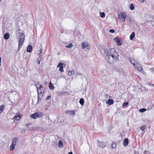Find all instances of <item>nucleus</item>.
Wrapping results in <instances>:
<instances>
[{"label": "nucleus", "instance_id": "24", "mask_svg": "<svg viewBox=\"0 0 154 154\" xmlns=\"http://www.w3.org/2000/svg\"><path fill=\"white\" fill-rule=\"evenodd\" d=\"M75 72L73 70L69 71L68 72V74L69 75H72L74 74Z\"/></svg>", "mask_w": 154, "mask_h": 154}, {"label": "nucleus", "instance_id": "21", "mask_svg": "<svg viewBox=\"0 0 154 154\" xmlns=\"http://www.w3.org/2000/svg\"><path fill=\"white\" fill-rule=\"evenodd\" d=\"M15 145L12 144L10 146V149L12 151L14 149Z\"/></svg>", "mask_w": 154, "mask_h": 154}, {"label": "nucleus", "instance_id": "35", "mask_svg": "<svg viewBox=\"0 0 154 154\" xmlns=\"http://www.w3.org/2000/svg\"><path fill=\"white\" fill-rule=\"evenodd\" d=\"M40 59H38V60H37V61L38 62V63L39 64H40Z\"/></svg>", "mask_w": 154, "mask_h": 154}, {"label": "nucleus", "instance_id": "2", "mask_svg": "<svg viewBox=\"0 0 154 154\" xmlns=\"http://www.w3.org/2000/svg\"><path fill=\"white\" fill-rule=\"evenodd\" d=\"M36 88L37 89L38 101L42 100L43 96L45 90L42 85L40 84H37Z\"/></svg>", "mask_w": 154, "mask_h": 154}, {"label": "nucleus", "instance_id": "31", "mask_svg": "<svg viewBox=\"0 0 154 154\" xmlns=\"http://www.w3.org/2000/svg\"><path fill=\"white\" fill-rule=\"evenodd\" d=\"M146 109L145 108H143L140 109V111L141 112H143L146 111Z\"/></svg>", "mask_w": 154, "mask_h": 154}, {"label": "nucleus", "instance_id": "32", "mask_svg": "<svg viewBox=\"0 0 154 154\" xmlns=\"http://www.w3.org/2000/svg\"><path fill=\"white\" fill-rule=\"evenodd\" d=\"M65 113L66 114L69 115L70 113V111L66 110L65 112Z\"/></svg>", "mask_w": 154, "mask_h": 154}, {"label": "nucleus", "instance_id": "5", "mask_svg": "<svg viewBox=\"0 0 154 154\" xmlns=\"http://www.w3.org/2000/svg\"><path fill=\"white\" fill-rule=\"evenodd\" d=\"M131 62L132 63V64L134 65L136 69H137L138 71L142 72L143 70L142 66L140 65L138 63H135V62L133 63L131 61Z\"/></svg>", "mask_w": 154, "mask_h": 154}, {"label": "nucleus", "instance_id": "7", "mask_svg": "<svg viewBox=\"0 0 154 154\" xmlns=\"http://www.w3.org/2000/svg\"><path fill=\"white\" fill-rule=\"evenodd\" d=\"M66 64L61 62H60L57 66V67L59 68V70L61 72H63V68L66 66Z\"/></svg>", "mask_w": 154, "mask_h": 154}, {"label": "nucleus", "instance_id": "16", "mask_svg": "<svg viewBox=\"0 0 154 154\" xmlns=\"http://www.w3.org/2000/svg\"><path fill=\"white\" fill-rule=\"evenodd\" d=\"M10 34L9 33H7L5 34L4 36V38L5 39H8L10 37Z\"/></svg>", "mask_w": 154, "mask_h": 154}, {"label": "nucleus", "instance_id": "37", "mask_svg": "<svg viewBox=\"0 0 154 154\" xmlns=\"http://www.w3.org/2000/svg\"><path fill=\"white\" fill-rule=\"evenodd\" d=\"M138 1L140 2L141 3H143L144 2L145 0H138Z\"/></svg>", "mask_w": 154, "mask_h": 154}, {"label": "nucleus", "instance_id": "36", "mask_svg": "<svg viewBox=\"0 0 154 154\" xmlns=\"http://www.w3.org/2000/svg\"><path fill=\"white\" fill-rule=\"evenodd\" d=\"M51 95L48 96L47 97V100H49V99L50 98H51Z\"/></svg>", "mask_w": 154, "mask_h": 154}, {"label": "nucleus", "instance_id": "41", "mask_svg": "<svg viewBox=\"0 0 154 154\" xmlns=\"http://www.w3.org/2000/svg\"><path fill=\"white\" fill-rule=\"evenodd\" d=\"M24 131V132H25V129H23L22 130V131Z\"/></svg>", "mask_w": 154, "mask_h": 154}, {"label": "nucleus", "instance_id": "38", "mask_svg": "<svg viewBox=\"0 0 154 154\" xmlns=\"http://www.w3.org/2000/svg\"><path fill=\"white\" fill-rule=\"evenodd\" d=\"M146 152H147V151L146 150H145V151H144V152H143V153H144V154H146Z\"/></svg>", "mask_w": 154, "mask_h": 154}, {"label": "nucleus", "instance_id": "18", "mask_svg": "<svg viewBox=\"0 0 154 154\" xmlns=\"http://www.w3.org/2000/svg\"><path fill=\"white\" fill-rule=\"evenodd\" d=\"M49 88L52 90H53L54 88V86L53 85L51 82L49 83Z\"/></svg>", "mask_w": 154, "mask_h": 154}, {"label": "nucleus", "instance_id": "10", "mask_svg": "<svg viewBox=\"0 0 154 154\" xmlns=\"http://www.w3.org/2000/svg\"><path fill=\"white\" fill-rule=\"evenodd\" d=\"M99 146L101 148H103L106 146V144L105 142H99Z\"/></svg>", "mask_w": 154, "mask_h": 154}, {"label": "nucleus", "instance_id": "15", "mask_svg": "<svg viewBox=\"0 0 154 154\" xmlns=\"http://www.w3.org/2000/svg\"><path fill=\"white\" fill-rule=\"evenodd\" d=\"M123 145L125 146H126L128 145V139L127 138L125 139L123 141Z\"/></svg>", "mask_w": 154, "mask_h": 154}, {"label": "nucleus", "instance_id": "11", "mask_svg": "<svg viewBox=\"0 0 154 154\" xmlns=\"http://www.w3.org/2000/svg\"><path fill=\"white\" fill-rule=\"evenodd\" d=\"M88 44L87 42H84L82 44V48L83 49L88 47Z\"/></svg>", "mask_w": 154, "mask_h": 154}, {"label": "nucleus", "instance_id": "17", "mask_svg": "<svg viewBox=\"0 0 154 154\" xmlns=\"http://www.w3.org/2000/svg\"><path fill=\"white\" fill-rule=\"evenodd\" d=\"M17 141V139L16 138H14L12 140V144L16 145V144Z\"/></svg>", "mask_w": 154, "mask_h": 154}, {"label": "nucleus", "instance_id": "30", "mask_svg": "<svg viewBox=\"0 0 154 154\" xmlns=\"http://www.w3.org/2000/svg\"><path fill=\"white\" fill-rule=\"evenodd\" d=\"M112 148H115L116 147V144L115 143H113L112 144Z\"/></svg>", "mask_w": 154, "mask_h": 154}, {"label": "nucleus", "instance_id": "42", "mask_svg": "<svg viewBox=\"0 0 154 154\" xmlns=\"http://www.w3.org/2000/svg\"><path fill=\"white\" fill-rule=\"evenodd\" d=\"M2 0H0V1H1Z\"/></svg>", "mask_w": 154, "mask_h": 154}, {"label": "nucleus", "instance_id": "8", "mask_svg": "<svg viewBox=\"0 0 154 154\" xmlns=\"http://www.w3.org/2000/svg\"><path fill=\"white\" fill-rule=\"evenodd\" d=\"M116 42L117 45L120 46L122 44V42L121 41V39L118 37H116L113 39Z\"/></svg>", "mask_w": 154, "mask_h": 154}, {"label": "nucleus", "instance_id": "25", "mask_svg": "<svg viewBox=\"0 0 154 154\" xmlns=\"http://www.w3.org/2000/svg\"><path fill=\"white\" fill-rule=\"evenodd\" d=\"M40 53L38 54L40 60H41L42 58V55L41 54L42 53V48H41L40 50Z\"/></svg>", "mask_w": 154, "mask_h": 154}, {"label": "nucleus", "instance_id": "20", "mask_svg": "<svg viewBox=\"0 0 154 154\" xmlns=\"http://www.w3.org/2000/svg\"><path fill=\"white\" fill-rule=\"evenodd\" d=\"M135 34L134 32H133L130 35V39L131 40H132L133 39V38L135 37Z\"/></svg>", "mask_w": 154, "mask_h": 154}, {"label": "nucleus", "instance_id": "29", "mask_svg": "<svg viewBox=\"0 0 154 154\" xmlns=\"http://www.w3.org/2000/svg\"><path fill=\"white\" fill-rule=\"evenodd\" d=\"M145 127L146 126L145 125L141 126L140 127V129L142 131H143L145 129Z\"/></svg>", "mask_w": 154, "mask_h": 154}, {"label": "nucleus", "instance_id": "4", "mask_svg": "<svg viewBox=\"0 0 154 154\" xmlns=\"http://www.w3.org/2000/svg\"><path fill=\"white\" fill-rule=\"evenodd\" d=\"M118 18L122 22H124L126 20L127 16L126 14L123 12H121L118 14Z\"/></svg>", "mask_w": 154, "mask_h": 154}, {"label": "nucleus", "instance_id": "6", "mask_svg": "<svg viewBox=\"0 0 154 154\" xmlns=\"http://www.w3.org/2000/svg\"><path fill=\"white\" fill-rule=\"evenodd\" d=\"M42 116L43 114L42 112H38L32 114L30 117L32 119H36L37 118L41 117Z\"/></svg>", "mask_w": 154, "mask_h": 154}, {"label": "nucleus", "instance_id": "12", "mask_svg": "<svg viewBox=\"0 0 154 154\" xmlns=\"http://www.w3.org/2000/svg\"><path fill=\"white\" fill-rule=\"evenodd\" d=\"M5 108V106L4 105H2L0 106V114H1L3 112Z\"/></svg>", "mask_w": 154, "mask_h": 154}, {"label": "nucleus", "instance_id": "14", "mask_svg": "<svg viewBox=\"0 0 154 154\" xmlns=\"http://www.w3.org/2000/svg\"><path fill=\"white\" fill-rule=\"evenodd\" d=\"M114 101L112 99H109L108 101L106 102V103L109 105H112Z\"/></svg>", "mask_w": 154, "mask_h": 154}, {"label": "nucleus", "instance_id": "28", "mask_svg": "<svg viewBox=\"0 0 154 154\" xmlns=\"http://www.w3.org/2000/svg\"><path fill=\"white\" fill-rule=\"evenodd\" d=\"M130 8L131 10H134V6L133 4H131L130 5Z\"/></svg>", "mask_w": 154, "mask_h": 154}, {"label": "nucleus", "instance_id": "9", "mask_svg": "<svg viewBox=\"0 0 154 154\" xmlns=\"http://www.w3.org/2000/svg\"><path fill=\"white\" fill-rule=\"evenodd\" d=\"M22 116L20 114H16V115L14 117V119L16 121H18L22 117Z\"/></svg>", "mask_w": 154, "mask_h": 154}, {"label": "nucleus", "instance_id": "40", "mask_svg": "<svg viewBox=\"0 0 154 154\" xmlns=\"http://www.w3.org/2000/svg\"><path fill=\"white\" fill-rule=\"evenodd\" d=\"M68 154H73V153H72V152H70Z\"/></svg>", "mask_w": 154, "mask_h": 154}, {"label": "nucleus", "instance_id": "22", "mask_svg": "<svg viewBox=\"0 0 154 154\" xmlns=\"http://www.w3.org/2000/svg\"><path fill=\"white\" fill-rule=\"evenodd\" d=\"M100 17L101 18H104V17L105 16V14L104 12H100Z\"/></svg>", "mask_w": 154, "mask_h": 154}, {"label": "nucleus", "instance_id": "19", "mask_svg": "<svg viewBox=\"0 0 154 154\" xmlns=\"http://www.w3.org/2000/svg\"><path fill=\"white\" fill-rule=\"evenodd\" d=\"M58 145L59 147L60 148L62 147L63 146V143L60 140L59 141L58 143Z\"/></svg>", "mask_w": 154, "mask_h": 154}, {"label": "nucleus", "instance_id": "13", "mask_svg": "<svg viewBox=\"0 0 154 154\" xmlns=\"http://www.w3.org/2000/svg\"><path fill=\"white\" fill-rule=\"evenodd\" d=\"M32 46L31 45H29L27 48V51L28 52L30 53L32 51Z\"/></svg>", "mask_w": 154, "mask_h": 154}, {"label": "nucleus", "instance_id": "34", "mask_svg": "<svg viewBox=\"0 0 154 154\" xmlns=\"http://www.w3.org/2000/svg\"><path fill=\"white\" fill-rule=\"evenodd\" d=\"M109 32L111 33H113L115 31L113 29H111L109 30Z\"/></svg>", "mask_w": 154, "mask_h": 154}, {"label": "nucleus", "instance_id": "39", "mask_svg": "<svg viewBox=\"0 0 154 154\" xmlns=\"http://www.w3.org/2000/svg\"><path fill=\"white\" fill-rule=\"evenodd\" d=\"M1 57H0V66L1 65Z\"/></svg>", "mask_w": 154, "mask_h": 154}, {"label": "nucleus", "instance_id": "23", "mask_svg": "<svg viewBox=\"0 0 154 154\" xmlns=\"http://www.w3.org/2000/svg\"><path fill=\"white\" fill-rule=\"evenodd\" d=\"M73 46L72 44L71 43H69V44L66 46V47L68 48H71Z\"/></svg>", "mask_w": 154, "mask_h": 154}, {"label": "nucleus", "instance_id": "1", "mask_svg": "<svg viewBox=\"0 0 154 154\" xmlns=\"http://www.w3.org/2000/svg\"><path fill=\"white\" fill-rule=\"evenodd\" d=\"M105 59L109 63H113L118 60V53L114 48H111L109 51L106 52Z\"/></svg>", "mask_w": 154, "mask_h": 154}, {"label": "nucleus", "instance_id": "27", "mask_svg": "<svg viewBox=\"0 0 154 154\" xmlns=\"http://www.w3.org/2000/svg\"><path fill=\"white\" fill-rule=\"evenodd\" d=\"M75 110H72L70 111V113L69 114L71 116H74L75 115Z\"/></svg>", "mask_w": 154, "mask_h": 154}, {"label": "nucleus", "instance_id": "33", "mask_svg": "<svg viewBox=\"0 0 154 154\" xmlns=\"http://www.w3.org/2000/svg\"><path fill=\"white\" fill-rule=\"evenodd\" d=\"M128 102L127 103H123V106H125L126 105H128Z\"/></svg>", "mask_w": 154, "mask_h": 154}, {"label": "nucleus", "instance_id": "3", "mask_svg": "<svg viewBox=\"0 0 154 154\" xmlns=\"http://www.w3.org/2000/svg\"><path fill=\"white\" fill-rule=\"evenodd\" d=\"M24 34L22 33L21 35L19 36L18 40V49L20 50L21 48L23 43L24 41Z\"/></svg>", "mask_w": 154, "mask_h": 154}, {"label": "nucleus", "instance_id": "26", "mask_svg": "<svg viewBox=\"0 0 154 154\" xmlns=\"http://www.w3.org/2000/svg\"><path fill=\"white\" fill-rule=\"evenodd\" d=\"M84 100L83 98H82L80 99V100H79V103H80L81 105H82L84 104Z\"/></svg>", "mask_w": 154, "mask_h": 154}]
</instances>
